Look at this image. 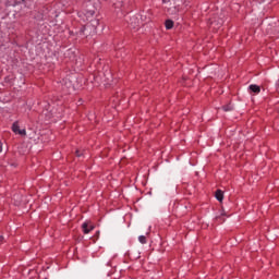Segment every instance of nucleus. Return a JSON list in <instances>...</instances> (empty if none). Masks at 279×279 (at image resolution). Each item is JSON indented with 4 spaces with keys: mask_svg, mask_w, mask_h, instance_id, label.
Wrapping results in <instances>:
<instances>
[{
    "mask_svg": "<svg viewBox=\"0 0 279 279\" xmlns=\"http://www.w3.org/2000/svg\"><path fill=\"white\" fill-rule=\"evenodd\" d=\"M209 25L214 29H219L223 25V20L221 17L215 16L209 19Z\"/></svg>",
    "mask_w": 279,
    "mask_h": 279,
    "instance_id": "f257e3e1",
    "label": "nucleus"
},
{
    "mask_svg": "<svg viewBox=\"0 0 279 279\" xmlns=\"http://www.w3.org/2000/svg\"><path fill=\"white\" fill-rule=\"evenodd\" d=\"M82 229H83L84 234H88L92 230H95V226L90 225V222H88V221H85L82 225Z\"/></svg>",
    "mask_w": 279,
    "mask_h": 279,
    "instance_id": "f03ea898",
    "label": "nucleus"
},
{
    "mask_svg": "<svg viewBox=\"0 0 279 279\" xmlns=\"http://www.w3.org/2000/svg\"><path fill=\"white\" fill-rule=\"evenodd\" d=\"M250 93H254L255 95H258L260 93V86L258 85H250L248 86Z\"/></svg>",
    "mask_w": 279,
    "mask_h": 279,
    "instance_id": "7ed1b4c3",
    "label": "nucleus"
},
{
    "mask_svg": "<svg viewBox=\"0 0 279 279\" xmlns=\"http://www.w3.org/2000/svg\"><path fill=\"white\" fill-rule=\"evenodd\" d=\"M215 197H216V199H218L220 203L223 202V191L217 190V191L215 192Z\"/></svg>",
    "mask_w": 279,
    "mask_h": 279,
    "instance_id": "20e7f679",
    "label": "nucleus"
},
{
    "mask_svg": "<svg viewBox=\"0 0 279 279\" xmlns=\"http://www.w3.org/2000/svg\"><path fill=\"white\" fill-rule=\"evenodd\" d=\"M165 25H166V29H173L174 23L172 20H166Z\"/></svg>",
    "mask_w": 279,
    "mask_h": 279,
    "instance_id": "39448f33",
    "label": "nucleus"
},
{
    "mask_svg": "<svg viewBox=\"0 0 279 279\" xmlns=\"http://www.w3.org/2000/svg\"><path fill=\"white\" fill-rule=\"evenodd\" d=\"M12 130L14 132V134H19L21 128L19 126V122H14L12 125Z\"/></svg>",
    "mask_w": 279,
    "mask_h": 279,
    "instance_id": "423d86ee",
    "label": "nucleus"
},
{
    "mask_svg": "<svg viewBox=\"0 0 279 279\" xmlns=\"http://www.w3.org/2000/svg\"><path fill=\"white\" fill-rule=\"evenodd\" d=\"M222 110L225 112H231V110H233L232 105L229 104V105L222 106Z\"/></svg>",
    "mask_w": 279,
    "mask_h": 279,
    "instance_id": "0eeeda50",
    "label": "nucleus"
},
{
    "mask_svg": "<svg viewBox=\"0 0 279 279\" xmlns=\"http://www.w3.org/2000/svg\"><path fill=\"white\" fill-rule=\"evenodd\" d=\"M138 241H140V243L145 244V243H147V238L145 235H140Z\"/></svg>",
    "mask_w": 279,
    "mask_h": 279,
    "instance_id": "6e6552de",
    "label": "nucleus"
},
{
    "mask_svg": "<svg viewBox=\"0 0 279 279\" xmlns=\"http://www.w3.org/2000/svg\"><path fill=\"white\" fill-rule=\"evenodd\" d=\"M17 134H20V136H26L27 132L25 131V129H23V130H20Z\"/></svg>",
    "mask_w": 279,
    "mask_h": 279,
    "instance_id": "1a4fd4ad",
    "label": "nucleus"
},
{
    "mask_svg": "<svg viewBox=\"0 0 279 279\" xmlns=\"http://www.w3.org/2000/svg\"><path fill=\"white\" fill-rule=\"evenodd\" d=\"M216 221H219L220 223H222V221H226V220H223V219L221 218V216H218V217H216Z\"/></svg>",
    "mask_w": 279,
    "mask_h": 279,
    "instance_id": "9d476101",
    "label": "nucleus"
},
{
    "mask_svg": "<svg viewBox=\"0 0 279 279\" xmlns=\"http://www.w3.org/2000/svg\"><path fill=\"white\" fill-rule=\"evenodd\" d=\"M75 154H76L77 158H82V156H84V154H81L80 150H76Z\"/></svg>",
    "mask_w": 279,
    "mask_h": 279,
    "instance_id": "9b49d317",
    "label": "nucleus"
},
{
    "mask_svg": "<svg viewBox=\"0 0 279 279\" xmlns=\"http://www.w3.org/2000/svg\"><path fill=\"white\" fill-rule=\"evenodd\" d=\"M3 151V144L0 142V153Z\"/></svg>",
    "mask_w": 279,
    "mask_h": 279,
    "instance_id": "f8f14e48",
    "label": "nucleus"
},
{
    "mask_svg": "<svg viewBox=\"0 0 279 279\" xmlns=\"http://www.w3.org/2000/svg\"><path fill=\"white\" fill-rule=\"evenodd\" d=\"M3 239H4L3 235H0V241H3Z\"/></svg>",
    "mask_w": 279,
    "mask_h": 279,
    "instance_id": "ddd939ff",
    "label": "nucleus"
},
{
    "mask_svg": "<svg viewBox=\"0 0 279 279\" xmlns=\"http://www.w3.org/2000/svg\"><path fill=\"white\" fill-rule=\"evenodd\" d=\"M221 215L223 216V215H226V213H222Z\"/></svg>",
    "mask_w": 279,
    "mask_h": 279,
    "instance_id": "4468645a",
    "label": "nucleus"
},
{
    "mask_svg": "<svg viewBox=\"0 0 279 279\" xmlns=\"http://www.w3.org/2000/svg\"><path fill=\"white\" fill-rule=\"evenodd\" d=\"M86 27H88V25L85 26V29H86Z\"/></svg>",
    "mask_w": 279,
    "mask_h": 279,
    "instance_id": "2eb2a0df",
    "label": "nucleus"
}]
</instances>
